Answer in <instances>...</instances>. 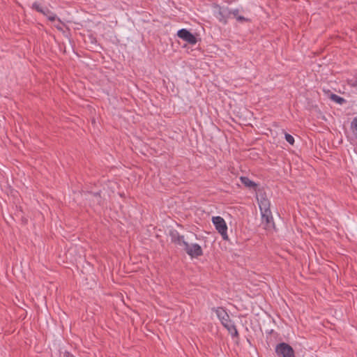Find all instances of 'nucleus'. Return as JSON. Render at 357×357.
I'll use <instances>...</instances> for the list:
<instances>
[{"label": "nucleus", "mask_w": 357, "mask_h": 357, "mask_svg": "<svg viewBox=\"0 0 357 357\" xmlns=\"http://www.w3.org/2000/svg\"><path fill=\"white\" fill-rule=\"evenodd\" d=\"M275 351L278 357H296L294 349L286 342L278 344Z\"/></svg>", "instance_id": "1"}, {"label": "nucleus", "mask_w": 357, "mask_h": 357, "mask_svg": "<svg viewBox=\"0 0 357 357\" xmlns=\"http://www.w3.org/2000/svg\"><path fill=\"white\" fill-rule=\"evenodd\" d=\"M234 116L231 119L235 123L245 126H252V117L254 113H233Z\"/></svg>", "instance_id": "2"}, {"label": "nucleus", "mask_w": 357, "mask_h": 357, "mask_svg": "<svg viewBox=\"0 0 357 357\" xmlns=\"http://www.w3.org/2000/svg\"><path fill=\"white\" fill-rule=\"evenodd\" d=\"M183 250L191 258H198L203 255V250L198 243L189 244L186 242Z\"/></svg>", "instance_id": "3"}, {"label": "nucleus", "mask_w": 357, "mask_h": 357, "mask_svg": "<svg viewBox=\"0 0 357 357\" xmlns=\"http://www.w3.org/2000/svg\"><path fill=\"white\" fill-rule=\"evenodd\" d=\"M215 17L224 24L227 23V20L231 17L230 9L228 7L215 6Z\"/></svg>", "instance_id": "4"}, {"label": "nucleus", "mask_w": 357, "mask_h": 357, "mask_svg": "<svg viewBox=\"0 0 357 357\" xmlns=\"http://www.w3.org/2000/svg\"><path fill=\"white\" fill-rule=\"evenodd\" d=\"M169 236L171 238V242L176 245L183 246L186 243L184 239V236L181 235L176 229H170Z\"/></svg>", "instance_id": "5"}, {"label": "nucleus", "mask_w": 357, "mask_h": 357, "mask_svg": "<svg viewBox=\"0 0 357 357\" xmlns=\"http://www.w3.org/2000/svg\"><path fill=\"white\" fill-rule=\"evenodd\" d=\"M177 36L190 45H195L197 42L196 37L185 29L178 31Z\"/></svg>", "instance_id": "6"}, {"label": "nucleus", "mask_w": 357, "mask_h": 357, "mask_svg": "<svg viewBox=\"0 0 357 357\" xmlns=\"http://www.w3.org/2000/svg\"><path fill=\"white\" fill-rule=\"evenodd\" d=\"M213 310L215 312L217 317L220 319L223 326L232 321L230 319L228 313L223 307H219L217 308H213Z\"/></svg>", "instance_id": "7"}, {"label": "nucleus", "mask_w": 357, "mask_h": 357, "mask_svg": "<svg viewBox=\"0 0 357 357\" xmlns=\"http://www.w3.org/2000/svg\"><path fill=\"white\" fill-rule=\"evenodd\" d=\"M261 214L262 222L265 224L264 229L266 230H271L275 228V222L271 211L269 213H263Z\"/></svg>", "instance_id": "8"}, {"label": "nucleus", "mask_w": 357, "mask_h": 357, "mask_svg": "<svg viewBox=\"0 0 357 357\" xmlns=\"http://www.w3.org/2000/svg\"><path fill=\"white\" fill-rule=\"evenodd\" d=\"M212 222L214 225L215 229L220 232L225 229H227V225L225 220L220 216H215L212 218Z\"/></svg>", "instance_id": "9"}, {"label": "nucleus", "mask_w": 357, "mask_h": 357, "mask_svg": "<svg viewBox=\"0 0 357 357\" xmlns=\"http://www.w3.org/2000/svg\"><path fill=\"white\" fill-rule=\"evenodd\" d=\"M224 327L228 331V332L231 335V337L233 339H236V344H238L239 333H238L236 326H235L234 322L231 321L229 324L225 325Z\"/></svg>", "instance_id": "10"}, {"label": "nucleus", "mask_w": 357, "mask_h": 357, "mask_svg": "<svg viewBox=\"0 0 357 357\" xmlns=\"http://www.w3.org/2000/svg\"><path fill=\"white\" fill-rule=\"evenodd\" d=\"M240 180L242 184H243L245 186L257 190L258 185L255 182L251 181L248 177L241 176Z\"/></svg>", "instance_id": "11"}, {"label": "nucleus", "mask_w": 357, "mask_h": 357, "mask_svg": "<svg viewBox=\"0 0 357 357\" xmlns=\"http://www.w3.org/2000/svg\"><path fill=\"white\" fill-rule=\"evenodd\" d=\"M258 203H259L261 213H267V212L269 213L270 211H271L270 209L271 203L268 199L264 200V201H259Z\"/></svg>", "instance_id": "12"}, {"label": "nucleus", "mask_w": 357, "mask_h": 357, "mask_svg": "<svg viewBox=\"0 0 357 357\" xmlns=\"http://www.w3.org/2000/svg\"><path fill=\"white\" fill-rule=\"evenodd\" d=\"M230 13H231V16L232 15L233 17L236 18V20L239 22H249L250 20L248 18H246V17H244L242 15H239V10L238 9H234V10H231L230 9Z\"/></svg>", "instance_id": "13"}, {"label": "nucleus", "mask_w": 357, "mask_h": 357, "mask_svg": "<svg viewBox=\"0 0 357 357\" xmlns=\"http://www.w3.org/2000/svg\"><path fill=\"white\" fill-rule=\"evenodd\" d=\"M329 98L334 102L339 104V105H342L344 102H346V100L343 98H342L336 94L331 93L329 95Z\"/></svg>", "instance_id": "14"}, {"label": "nucleus", "mask_w": 357, "mask_h": 357, "mask_svg": "<svg viewBox=\"0 0 357 357\" xmlns=\"http://www.w3.org/2000/svg\"><path fill=\"white\" fill-rule=\"evenodd\" d=\"M284 138H285L286 141L289 144H290L291 145H294V137L292 135L285 132Z\"/></svg>", "instance_id": "15"}, {"label": "nucleus", "mask_w": 357, "mask_h": 357, "mask_svg": "<svg viewBox=\"0 0 357 357\" xmlns=\"http://www.w3.org/2000/svg\"><path fill=\"white\" fill-rule=\"evenodd\" d=\"M351 128L357 136V116L355 117L351 123Z\"/></svg>", "instance_id": "16"}, {"label": "nucleus", "mask_w": 357, "mask_h": 357, "mask_svg": "<svg viewBox=\"0 0 357 357\" xmlns=\"http://www.w3.org/2000/svg\"><path fill=\"white\" fill-rule=\"evenodd\" d=\"M32 8L40 13L43 12V7L38 2H34L32 4Z\"/></svg>", "instance_id": "17"}, {"label": "nucleus", "mask_w": 357, "mask_h": 357, "mask_svg": "<svg viewBox=\"0 0 357 357\" xmlns=\"http://www.w3.org/2000/svg\"><path fill=\"white\" fill-rule=\"evenodd\" d=\"M218 233L221 235V236H222L223 240H225V241L229 240V237H228V235H227V229H225V230L221 231H220Z\"/></svg>", "instance_id": "18"}, {"label": "nucleus", "mask_w": 357, "mask_h": 357, "mask_svg": "<svg viewBox=\"0 0 357 357\" xmlns=\"http://www.w3.org/2000/svg\"><path fill=\"white\" fill-rule=\"evenodd\" d=\"M259 197L260 198H257V201H264V200H268V198L266 197V193L264 192H261L259 194Z\"/></svg>", "instance_id": "19"}, {"label": "nucleus", "mask_w": 357, "mask_h": 357, "mask_svg": "<svg viewBox=\"0 0 357 357\" xmlns=\"http://www.w3.org/2000/svg\"><path fill=\"white\" fill-rule=\"evenodd\" d=\"M40 13H43L44 15L48 16V14L50 13V10L47 8L43 7V12Z\"/></svg>", "instance_id": "20"}, {"label": "nucleus", "mask_w": 357, "mask_h": 357, "mask_svg": "<svg viewBox=\"0 0 357 357\" xmlns=\"http://www.w3.org/2000/svg\"><path fill=\"white\" fill-rule=\"evenodd\" d=\"M47 17H48L49 20H50L52 22L54 21L56 19V15L52 14L51 12L50 14H48V16H47Z\"/></svg>", "instance_id": "21"}, {"label": "nucleus", "mask_w": 357, "mask_h": 357, "mask_svg": "<svg viewBox=\"0 0 357 357\" xmlns=\"http://www.w3.org/2000/svg\"><path fill=\"white\" fill-rule=\"evenodd\" d=\"M63 357H75L72 353L68 351L63 352Z\"/></svg>", "instance_id": "22"}, {"label": "nucleus", "mask_w": 357, "mask_h": 357, "mask_svg": "<svg viewBox=\"0 0 357 357\" xmlns=\"http://www.w3.org/2000/svg\"><path fill=\"white\" fill-rule=\"evenodd\" d=\"M93 196L98 197L99 199V200L98 201V203H101V196H100V192H94L93 193Z\"/></svg>", "instance_id": "23"}, {"label": "nucleus", "mask_w": 357, "mask_h": 357, "mask_svg": "<svg viewBox=\"0 0 357 357\" xmlns=\"http://www.w3.org/2000/svg\"><path fill=\"white\" fill-rule=\"evenodd\" d=\"M270 334H273L275 333V335H278L277 333H275V331L273 330H271V331L269 332Z\"/></svg>", "instance_id": "24"}, {"label": "nucleus", "mask_w": 357, "mask_h": 357, "mask_svg": "<svg viewBox=\"0 0 357 357\" xmlns=\"http://www.w3.org/2000/svg\"><path fill=\"white\" fill-rule=\"evenodd\" d=\"M356 86H357V77H356Z\"/></svg>", "instance_id": "25"}]
</instances>
